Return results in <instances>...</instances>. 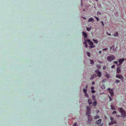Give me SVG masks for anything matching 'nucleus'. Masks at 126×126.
<instances>
[{
  "mask_svg": "<svg viewBox=\"0 0 126 126\" xmlns=\"http://www.w3.org/2000/svg\"><path fill=\"white\" fill-rule=\"evenodd\" d=\"M118 110L121 114L120 115L118 116V117H122L124 118L126 117V112L124 109L121 108H119Z\"/></svg>",
  "mask_w": 126,
  "mask_h": 126,
  "instance_id": "f257e3e1",
  "label": "nucleus"
},
{
  "mask_svg": "<svg viewBox=\"0 0 126 126\" xmlns=\"http://www.w3.org/2000/svg\"><path fill=\"white\" fill-rule=\"evenodd\" d=\"M87 111L86 112V114L88 116V118H91V116L90 115V108L89 107H87Z\"/></svg>",
  "mask_w": 126,
  "mask_h": 126,
  "instance_id": "f03ea898",
  "label": "nucleus"
},
{
  "mask_svg": "<svg viewBox=\"0 0 126 126\" xmlns=\"http://www.w3.org/2000/svg\"><path fill=\"white\" fill-rule=\"evenodd\" d=\"M114 56L112 55L108 56L107 58V60L108 61L111 62L114 60Z\"/></svg>",
  "mask_w": 126,
  "mask_h": 126,
  "instance_id": "7ed1b4c3",
  "label": "nucleus"
},
{
  "mask_svg": "<svg viewBox=\"0 0 126 126\" xmlns=\"http://www.w3.org/2000/svg\"><path fill=\"white\" fill-rule=\"evenodd\" d=\"M125 59L124 58H122L119 59L118 61L119 63V64L117 66H118L119 65H120L123 62L125 61Z\"/></svg>",
  "mask_w": 126,
  "mask_h": 126,
  "instance_id": "20e7f679",
  "label": "nucleus"
},
{
  "mask_svg": "<svg viewBox=\"0 0 126 126\" xmlns=\"http://www.w3.org/2000/svg\"><path fill=\"white\" fill-rule=\"evenodd\" d=\"M108 90L109 91V92L111 96L112 97H113L114 95V93L113 92V90L112 89H111L109 88L108 89Z\"/></svg>",
  "mask_w": 126,
  "mask_h": 126,
  "instance_id": "39448f33",
  "label": "nucleus"
},
{
  "mask_svg": "<svg viewBox=\"0 0 126 126\" xmlns=\"http://www.w3.org/2000/svg\"><path fill=\"white\" fill-rule=\"evenodd\" d=\"M116 77L119 78L121 80H122L123 79V77L122 75L121 74H117L116 75Z\"/></svg>",
  "mask_w": 126,
  "mask_h": 126,
  "instance_id": "423d86ee",
  "label": "nucleus"
},
{
  "mask_svg": "<svg viewBox=\"0 0 126 126\" xmlns=\"http://www.w3.org/2000/svg\"><path fill=\"white\" fill-rule=\"evenodd\" d=\"M114 119H110V120L111 121V123H110L109 124V125H110L111 124H116V122L114 120H113Z\"/></svg>",
  "mask_w": 126,
  "mask_h": 126,
  "instance_id": "0eeeda50",
  "label": "nucleus"
},
{
  "mask_svg": "<svg viewBox=\"0 0 126 126\" xmlns=\"http://www.w3.org/2000/svg\"><path fill=\"white\" fill-rule=\"evenodd\" d=\"M96 73L97 72V76L99 77H100L101 76V74L100 71H99L98 70H96L95 71Z\"/></svg>",
  "mask_w": 126,
  "mask_h": 126,
  "instance_id": "6e6552de",
  "label": "nucleus"
},
{
  "mask_svg": "<svg viewBox=\"0 0 126 126\" xmlns=\"http://www.w3.org/2000/svg\"><path fill=\"white\" fill-rule=\"evenodd\" d=\"M110 48L111 50L113 52H114L116 50V48L114 46L111 47Z\"/></svg>",
  "mask_w": 126,
  "mask_h": 126,
  "instance_id": "1a4fd4ad",
  "label": "nucleus"
},
{
  "mask_svg": "<svg viewBox=\"0 0 126 126\" xmlns=\"http://www.w3.org/2000/svg\"><path fill=\"white\" fill-rule=\"evenodd\" d=\"M121 71L120 67H117V73H119Z\"/></svg>",
  "mask_w": 126,
  "mask_h": 126,
  "instance_id": "9d476101",
  "label": "nucleus"
},
{
  "mask_svg": "<svg viewBox=\"0 0 126 126\" xmlns=\"http://www.w3.org/2000/svg\"><path fill=\"white\" fill-rule=\"evenodd\" d=\"M82 34L84 38H86L87 37V33H86L85 32H82Z\"/></svg>",
  "mask_w": 126,
  "mask_h": 126,
  "instance_id": "9b49d317",
  "label": "nucleus"
},
{
  "mask_svg": "<svg viewBox=\"0 0 126 126\" xmlns=\"http://www.w3.org/2000/svg\"><path fill=\"white\" fill-rule=\"evenodd\" d=\"M101 119H100L98 120L97 121H96L95 122V123L96 124L98 125L101 122Z\"/></svg>",
  "mask_w": 126,
  "mask_h": 126,
  "instance_id": "f8f14e48",
  "label": "nucleus"
},
{
  "mask_svg": "<svg viewBox=\"0 0 126 126\" xmlns=\"http://www.w3.org/2000/svg\"><path fill=\"white\" fill-rule=\"evenodd\" d=\"M85 42L83 43V44L85 45V47L87 48L88 47V45L87 44L86 42V40L84 39Z\"/></svg>",
  "mask_w": 126,
  "mask_h": 126,
  "instance_id": "ddd939ff",
  "label": "nucleus"
},
{
  "mask_svg": "<svg viewBox=\"0 0 126 126\" xmlns=\"http://www.w3.org/2000/svg\"><path fill=\"white\" fill-rule=\"evenodd\" d=\"M96 75L94 74L90 78V79L91 80L93 79L94 77H96Z\"/></svg>",
  "mask_w": 126,
  "mask_h": 126,
  "instance_id": "4468645a",
  "label": "nucleus"
},
{
  "mask_svg": "<svg viewBox=\"0 0 126 126\" xmlns=\"http://www.w3.org/2000/svg\"><path fill=\"white\" fill-rule=\"evenodd\" d=\"M93 18H89L88 19V22H91L92 21H93Z\"/></svg>",
  "mask_w": 126,
  "mask_h": 126,
  "instance_id": "2eb2a0df",
  "label": "nucleus"
},
{
  "mask_svg": "<svg viewBox=\"0 0 126 126\" xmlns=\"http://www.w3.org/2000/svg\"><path fill=\"white\" fill-rule=\"evenodd\" d=\"M91 101V100L90 99H89L88 100V102L90 105L92 104Z\"/></svg>",
  "mask_w": 126,
  "mask_h": 126,
  "instance_id": "dca6fc26",
  "label": "nucleus"
},
{
  "mask_svg": "<svg viewBox=\"0 0 126 126\" xmlns=\"http://www.w3.org/2000/svg\"><path fill=\"white\" fill-rule=\"evenodd\" d=\"M101 88L102 89H104L105 88V87L104 85L103 84L101 85Z\"/></svg>",
  "mask_w": 126,
  "mask_h": 126,
  "instance_id": "f3484780",
  "label": "nucleus"
},
{
  "mask_svg": "<svg viewBox=\"0 0 126 126\" xmlns=\"http://www.w3.org/2000/svg\"><path fill=\"white\" fill-rule=\"evenodd\" d=\"M93 40L95 43L97 44L98 43V41L97 40L93 39Z\"/></svg>",
  "mask_w": 126,
  "mask_h": 126,
  "instance_id": "a211bd4d",
  "label": "nucleus"
},
{
  "mask_svg": "<svg viewBox=\"0 0 126 126\" xmlns=\"http://www.w3.org/2000/svg\"><path fill=\"white\" fill-rule=\"evenodd\" d=\"M87 28V30L88 31H89L91 29V28L90 27L89 28H88V27H86Z\"/></svg>",
  "mask_w": 126,
  "mask_h": 126,
  "instance_id": "6ab92c4d",
  "label": "nucleus"
},
{
  "mask_svg": "<svg viewBox=\"0 0 126 126\" xmlns=\"http://www.w3.org/2000/svg\"><path fill=\"white\" fill-rule=\"evenodd\" d=\"M83 91L84 94L87 93V90L86 89H84L83 90Z\"/></svg>",
  "mask_w": 126,
  "mask_h": 126,
  "instance_id": "aec40b11",
  "label": "nucleus"
},
{
  "mask_svg": "<svg viewBox=\"0 0 126 126\" xmlns=\"http://www.w3.org/2000/svg\"><path fill=\"white\" fill-rule=\"evenodd\" d=\"M106 76L107 78H109L110 77V76L109 74H107L106 75Z\"/></svg>",
  "mask_w": 126,
  "mask_h": 126,
  "instance_id": "412c9836",
  "label": "nucleus"
},
{
  "mask_svg": "<svg viewBox=\"0 0 126 126\" xmlns=\"http://www.w3.org/2000/svg\"><path fill=\"white\" fill-rule=\"evenodd\" d=\"M91 64H93L94 63V61L92 60H90Z\"/></svg>",
  "mask_w": 126,
  "mask_h": 126,
  "instance_id": "4be33fe9",
  "label": "nucleus"
},
{
  "mask_svg": "<svg viewBox=\"0 0 126 126\" xmlns=\"http://www.w3.org/2000/svg\"><path fill=\"white\" fill-rule=\"evenodd\" d=\"M115 33H116V34H114V36H118V32H116Z\"/></svg>",
  "mask_w": 126,
  "mask_h": 126,
  "instance_id": "5701e85b",
  "label": "nucleus"
},
{
  "mask_svg": "<svg viewBox=\"0 0 126 126\" xmlns=\"http://www.w3.org/2000/svg\"><path fill=\"white\" fill-rule=\"evenodd\" d=\"M97 104V103L95 101H94V102L93 103V105L94 106H95Z\"/></svg>",
  "mask_w": 126,
  "mask_h": 126,
  "instance_id": "b1692460",
  "label": "nucleus"
},
{
  "mask_svg": "<svg viewBox=\"0 0 126 126\" xmlns=\"http://www.w3.org/2000/svg\"><path fill=\"white\" fill-rule=\"evenodd\" d=\"M111 109L114 110H115V108L114 107H113L112 105H111Z\"/></svg>",
  "mask_w": 126,
  "mask_h": 126,
  "instance_id": "393cba45",
  "label": "nucleus"
},
{
  "mask_svg": "<svg viewBox=\"0 0 126 126\" xmlns=\"http://www.w3.org/2000/svg\"><path fill=\"white\" fill-rule=\"evenodd\" d=\"M89 44L90 45H93V43L92 42H91V41L89 43Z\"/></svg>",
  "mask_w": 126,
  "mask_h": 126,
  "instance_id": "a878e982",
  "label": "nucleus"
},
{
  "mask_svg": "<svg viewBox=\"0 0 126 126\" xmlns=\"http://www.w3.org/2000/svg\"><path fill=\"white\" fill-rule=\"evenodd\" d=\"M120 81L116 79L115 81V83H118L120 82Z\"/></svg>",
  "mask_w": 126,
  "mask_h": 126,
  "instance_id": "bb28decb",
  "label": "nucleus"
},
{
  "mask_svg": "<svg viewBox=\"0 0 126 126\" xmlns=\"http://www.w3.org/2000/svg\"><path fill=\"white\" fill-rule=\"evenodd\" d=\"M87 55L89 56V57H90V52H87Z\"/></svg>",
  "mask_w": 126,
  "mask_h": 126,
  "instance_id": "cd10ccee",
  "label": "nucleus"
},
{
  "mask_svg": "<svg viewBox=\"0 0 126 126\" xmlns=\"http://www.w3.org/2000/svg\"><path fill=\"white\" fill-rule=\"evenodd\" d=\"M85 96L87 97H89V95H88V94H87V93H85Z\"/></svg>",
  "mask_w": 126,
  "mask_h": 126,
  "instance_id": "c85d7f7f",
  "label": "nucleus"
},
{
  "mask_svg": "<svg viewBox=\"0 0 126 126\" xmlns=\"http://www.w3.org/2000/svg\"><path fill=\"white\" fill-rule=\"evenodd\" d=\"M86 41L88 43H89L90 41V39H87L86 40Z\"/></svg>",
  "mask_w": 126,
  "mask_h": 126,
  "instance_id": "c756f323",
  "label": "nucleus"
},
{
  "mask_svg": "<svg viewBox=\"0 0 126 126\" xmlns=\"http://www.w3.org/2000/svg\"><path fill=\"white\" fill-rule=\"evenodd\" d=\"M77 123H75L73 125V126H77Z\"/></svg>",
  "mask_w": 126,
  "mask_h": 126,
  "instance_id": "7c9ffc66",
  "label": "nucleus"
},
{
  "mask_svg": "<svg viewBox=\"0 0 126 126\" xmlns=\"http://www.w3.org/2000/svg\"><path fill=\"white\" fill-rule=\"evenodd\" d=\"M94 17L96 18V20H97V21H98L99 20V18L98 17L95 16H94Z\"/></svg>",
  "mask_w": 126,
  "mask_h": 126,
  "instance_id": "2f4dec72",
  "label": "nucleus"
},
{
  "mask_svg": "<svg viewBox=\"0 0 126 126\" xmlns=\"http://www.w3.org/2000/svg\"><path fill=\"white\" fill-rule=\"evenodd\" d=\"M90 47L89 48H93V47H94V46H89Z\"/></svg>",
  "mask_w": 126,
  "mask_h": 126,
  "instance_id": "473e14b6",
  "label": "nucleus"
},
{
  "mask_svg": "<svg viewBox=\"0 0 126 126\" xmlns=\"http://www.w3.org/2000/svg\"><path fill=\"white\" fill-rule=\"evenodd\" d=\"M106 68V66H103V70H105Z\"/></svg>",
  "mask_w": 126,
  "mask_h": 126,
  "instance_id": "72a5a7b5",
  "label": "nucleus"
},
{
  "mask_svg": "<svg viewBox=\"0 0 126 126\" xmlns=\"http://www.w3.org/2000/svg\"><path fill=\"white\" fill-rule=\"evenodd\" d=\"M106 79H103L102 80V82L104 83V82H105V81H106Z\"/></svg>",
  "mask_w": 126,
  "mask_h": 126,
  "instance_id": "f704fd0d",
  "label": "nucleus"
},
{
  "mask_svg": "<svg viewBox=\"0 0 126 126\" xmlns=\"http://www.w3.org/2000/svg\"><path fill=\"white\" fill-rule=\"evenodd\" d=\"M116 111H114L112 112L113 114H116Z\"/></svg>",
  "mask_w": 126,
  "mask_h": 126,
  "instance_id": "c9c22d12",
  "label": "nucleus"
},
{
  "mask_svg": "<svg viewBox=\"0 0 126 126\" xmlns=\"http://www.w3.org/2000/svg\"><path fill=\"white\" fill-rule=\"evenodd\" d=\"M99 115H97L96 117L95 118H99Z\"/></svg>",
  "mask_w": 126,
  "mask_h": 126,
  "instance_id": "e433bc0d",
  "label": "nucleus"
},
{
  "mask_svg": "<svg viewBox=\"0 0 126 126\" xmlns=\"http://www.w3.org/2000/svg\"><path fill=\"white\" fill-rule=\"evenodd\" d=\"M108 50V48H104V49H103L102 50L103 51V50Z\"/></svg>",
  "mask_w": 126,
  "mask_h": 126,
  "instance_id": "4c0bfd02",
  "label": "nucleus"
},
{
  "mask_svg": "<svg viewBox=\"0 0 126 126\" xmlns=\"http://www.w3.org/2000/svg\"><path fill=\"white\" fill-rule=\"evenodd\" d=\"M109 96L110 98V101H111L112 100V99H111V97Z\"/></svg>",
  "mask_w": 126,
  "mask_h": 126,
  "instance_id": "58836bf2",
  "label": "nucleus"
},
{
  "mask_svg": "<svg viewBox=\"0 0 126 126\" xmlns=\"http://www.w3.org/2000/svg\"><path fill=\"white\" fill-rule=\"evenodd\" d=\"M91 92L93 93H94L95 92V90H92V91Z\"/></svg>",
  "mask_w": 126,
  "mask_h": 126,
  "instance_id": "ea45409f",
  "label": "nucleus"
},
{
  "mask_svg": "<svg viewBox=\"0 0 126 126\" xmlns=\"http://www.w3.org/2000/svg\"><path fill=\"white\" fill-rule=\"evenodd\" d=\"M114 63L117 64L118 63V62L117 61H114Z\"/></svg>",
  "mask_w": 126,
  "mask_h": 126,
  "instance_id": "a19ab883",
  "label": "nucleus"
},
{
  "mask_svg": "<svg viewBox=\"0 0 126 126\" xmlns=\"http://www.w3.org/2000/svg\"><path fill=\"white\" fill-rule=\"evenodd\" d=\"M101 23H102V26H104V23H103V21H101Z\"/></svg>",
  "mask_w": 126,
  "mask_h": 126,
  "instance_id": "79ce46f5",
  "label": "nucleus"
},
{
  "mask_svg": "<svg viewBox=\"0 0 126 126\" xmlns=\"http://www.w3.org/2000/svg\"><path fill=\"white\" fill-rule=\"evenodd\" d=\"M115 67V65H113L111 67V68H114Z\"/></svg>",
  "mask_w": 126,
  "mask_h": 126,
  "instance_id": "37998d69",
  "label": "nucleus"
},
{
  "mask_svg": "<svg viewBox=\"0 0 126 126\" xmlns=\"http://www.w3.org/2000/svg\"><path fill=\"white\" fill-rule=\"evenodd\" d=\"M97 67H98V68H100V65H97Z\"/></svg>",
  "mask_w": 126,
  "mask_h": 126,
  "instance_id": "c03bdc74",
  "label": "nucleus"
},
{
  "mask_svg": "<svg viewBox=\"0 0 126 126\" xmlns=\"http://www.w3.org/2000/svg\"><path fill=\"white\" fill-rule=\"evenodd\" d=\"M88 120L90 121H91L92 120V119L90 118V119H88Z\"/></svg>",
  "mask_w": 126,
  "mask_h": 126,
  "instance_id": "a18cd8bd",
  "label": "nucleus"
},
{
  "mask_svg": "<svg viewBox=\"0 0 126 126\" xmlns=\"http://www.w3.org/2000/svg\"><path fill=\"white\" fill-rule=\"evenodd\" d=\"M94 81H93V82H92V85L94 84Z\"/></svg>",
  "mask_w": 126,
  "mask_h": 126,
  "instance_id": "49530a36",
  "label": "nucleus"
},
{
  "mask_svg": "<svg viewBox=\"0 0 126 126\" xmlns=\"http://www.w3.org/2000/svg\"><path fill=\"white\" fill-rule=\"evenodd\" d=\"M94 89V88L93 87H91V89L92 90H93Z\"/></svg>",
  "mask_w": 126,
  "mask_h": 126,
  "instance_id": "de8ad7c7",
  "label": "nucleus"
},
{
  "mask_svg": "<svg viewBox=\"0 0 126 126\" xmlns=\"http://www.w3.org/2000/svg\"><path fill=\"white\" fill-rule=\"evenodd\" d=\"M107 34L108 35H110V36H111V34H110V33H107Z\"/></svg>",
  "mask_w": 126,
  "mask_h": 126,
  "instance_id": "09e8293b",
  "label": "nucleus"
},
{
  "mask_svg": "<svg viewBox=\"0 0 126 126\" xmlns=\"http://www.w3.org/2000/svg\"><path fill=\"white\" fill-rule=\"evenodd\" d=\"M87 88H88V85H87L86 86L85 88H86V89H87Z\"/></svg>",
  "mask_w": 126,
  "mask_h": 126,
  "instance_id": "8fccbe9b",
  "label": "nucleus"
},
{
  "mask_svg": "<svg viewBox=\"0 0 126 126\" xmlns=\"http://www.w3.org/2000/svg\"><path fill=\"white\" fill-rule=\"evenodd\" d=\"M92 96L93 97V98H94V95H93Z\"/></svg>",
  "mask_w": 126,
  "mask_h": 126,
  "instance_id": "3c124183",
  "label": "nucleus"
},
{
  "mask_svg": "<svg viewBox=\"0 0 126 126\" xmlns=\"http://www.w3.org/2000/svg\"><path fill=\"white\" fill-rule=\"evenodd\" d=\"M99 54H100L101 53V51H99Z\"/></svg>",
  "mask_w": 126,
  "mask_h": 126,
  "instance_id": "603ef678",
  "label": "nucleus"
},
{
  "mask_svg": "<svg viewBox=\"0 0 126 126\" xmlns=\"http://www.w3.org/2000/svg\"><path fill=\"white\" fill-rule=\"evenodd\" d=\"M99 110H98L97 111V113H98L99 112Z\"/></svg>",
  "mask_w": 126,
  "mask_h": 126,
  "instance_id": "864d4df0",
  "label": "nucleus"
},
{
  "mask_svg": "<svg viewBox=\"0 0 126 126\" xmlns=\"http://www.w3.org/2000/svg\"><path fill=\"white\" fill-rule=\"evenodd\" d=\"M83 18L84 19H86V18H85V17H83Z\"/></svg>",
  "mask_w": 126,
  "mask_h": 126,
  "instance_id": "5fc2aeb1",
  "label": "nucleus"
},
{
  "mask_svg": "<svg viewBox=\"0 0 126 126\" xmlns=\"http://www.w3.org/2000/svg\"><path fill=\"white\" fill-rule=\"evenodd\" d=\"M82 4H81V7H82Z\"/></svg>",
  "mask_w": 126,
  "mask_h": 126,
  "instance_id": "6e6d98bb",
  "label": "nucleus"
},
{
  "mask_svg": "<svg viewBox=\"0 0 126 126\" xmlns=\"http://www.w3.org/2000/svg\"><path fill=\"white\" fill-rule=\"evenodd\" d=\"M93 100H94V98H93Z\"/></svg>",
  "mask_w": 126,
  "mask_h": 126,
  "instance_id": "4d7b16f0",
  "label": "nucleus"
},
{
  "mask_svg": "<svg viewBox=\"0 0 126 126\" xmlns=\"http://www.w3.org/2000/svg\"><path fill=\"white\" fill-rule=\"evenodd\" d=\"M97 0H95L96 1H97Z\"/></svg>",
  "mask_w": 126,
  "mask_h": 126,
  "instance_id": "13d9d810",
  "label": "nucleus"
},
{
  "mask_svg": "<svg viewBox=\"0 0 126 126\" xmlns=\"http://www.w3.org/2000/svg\"><path fill=\"white\" fill-rule=\"evenodd\" d=\"M105 118H106V117L105 116Z\"/></svg>",
  "mask_w": 126,
  "mask_h": 126,
  "instance_id": "bf43d9fd",
  "label": "nucleus"
},
{
  "mask_svg": "<svg viewBox=\"0 0 126 126\" xmlns=\"http://www.w3.org/2000/svg\"><path fill=\"white\" fill-rule=\"evenodd\" d=\"M110 118H111V117H110Z\"/></svg>",
  "mask_w": 126,
  "mask_h": 126,
  "instance_id": "052dcab7",
  "label": "nucleus"
},
{
  "mask_svg": "<svg viewBox=\"0 0 126 126\" xmlns=\"http://www.w3.org/2000/svg\"><path fill=\"white\" fill-rule=\"evenodd\" d=\"M81 2L82 1V0H81Z\"/></svg>",
  "mask_w": 126,
  "mask_h": 126,
  "instance_id": "680f3d73",
  "label": "nucleus"
}]
</instances>
